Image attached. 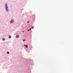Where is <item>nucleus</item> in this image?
I'll list each match as a JSON object with an SVG mask.
<instances>
[{
  "label": "nucleus",
  "instance_id": "8",
  "mask_svg": "<svg viewBox=\"0 0 73 73\" xmlns=\"http://www.w3.org/2000/svg\"><path fill=\"white\" fill-rule=\"evenodd\" d=\"M31 28H30V29H28V31H29L30 30H31Z\"/></svg>",
  "mask_w": 73,
  "mask_h": 73
},
{
  "label": "nucleus",
  "instance_id": "11",
  "mask_svg": "<svg viewBox=\"0 0 73 73\" xmlns=\"http://www.w3.org/2000/svg\"><path fill=\"white\" fill-rule=\"evenodd\" d=\"M29 22H27V23H29Z\"/></svg>",
  "mask_w": 73,
  "mask_h": 73
},
{
  "label": "nucleus",
  "instance_id": "12",
  "mask_svg": "<svg viewBox=\"0 0 73 73\" xmlns=\"http://www.w3.org/2000/svg\"><path fill=\"white\" fill-rule=\"evenodd\" d=\"M23 33H24V31H23Z\"/></svg>",
  "mask_w": 73,
  "mask_h": 73
},
{
  "label": "nucleus",
  "instance_id": "7",
  "mask_svg": "<svg viewBox=\"0 0 73 73\" xmlns=\"http://www.w3.org/2000/svg\"><path fill=\"white\" fill-rule=\"evenodd\" d=\"M9 38H11V36H10V35L9 36Z\"/></svg>",
  "mask_w": 73,
  "mask_h": 73
},
{
  "label": "nucleus",
  "instance_id": "10",
  "mask_svg": "<svg viewBox=\"0 0 73 73\" xmlns=\"http://www.w3.org/2000/svg\"><path fill=\"white\" fill-rule=\"evenodd\" d=\"M23 41L24 42L25 41V39H23Z\"/></svg>",
  "mask_w": 73,
  "mask_h": 73
},
{
  "label": "nucleus",
  "instance_id": "4",
  "mask_svg": "<svg viewBox=\"0 0 73 73\" xmlns=\"http://www.w3.org/2000/svg\"><path fill=\"white\" fill-rule=\"evenodd\" d=\"M31 28L32 29H33L34 28V26H32Z\"/></svg>",
  "mask_w": 73,
  "mask_h": 73
},
{
  "label": "nucleus",
  "instance_id": "9",
  "mask_svg": "<svg viewBox=\"0 0 73 73\" xmlns=\"http://www.w3.org/2000/svg\"><path fill=\"white\" fill-rule=\"evenodd\" d=\"M7 54H9V52H7Z\"/></svg>",
  "mask_w": 73,
  "mask_h": 73
},
{
  "label": "nucleus",
  "instance_id": "5",
  "mask_svg": "<svg viewBox=\"0 0 73 73\" xmlns=\"http://www.w3.org/2000/svg\"><path fill=\"white\" fill-rule=\"evenodd\" d=\"M2 40H3V41L5 40V38H3V39H2Z\"/></svg>",
  "mask_w": 73,
  "mask_h": 73
},
{
  "label": "nucleus",
  "instance_id": "6",
  "mask_svg": "<svg viewBox=\"0 0 73 73\" xmlns=\"http://www.w3.org/2000/svg\"><path fill=\"white\" fill-rule=\"evenodd\" d=\"M25 47L27 48L28 47V46L27 45H25Z\"/></svg>",
  "mask_w": 73,
  "mask_h": 73
},
{
  "label": "nucleus",
  "instance_id": "1",
  "mask_svg": "<svg viewBox=\"0 0 73 73\" xmlns=\"http://www.w3.org/2000/svg\"><path fill=\"white\" fill-rule=\"evenodd\" d=\"M5 8H6V11H7L8 12L9 11V10H8V6L7 5V4H5Z\"/></svg>",
  "mask_w": 73,
  "mask_h": 73
},
{
  "label": "nucleus",
  "instance_id": "3",
  "mask_svg": "<svg viewBox=\"0 0 73 73\" xmlns=\"http://www.w3.org/2000/svg\"><path fill=\"white\" fill-rule=\"evenodd\" d=\"M14 22V21L13 20H11L10 21L11 23H13Z\"/></svg>",
  "mask_w": 73,
  "mask_h": 73
},
{
  "label": "nucleus",
  "instance_id": "2",
  "mask_svg": "<svg viewBox=\"0 0 73 73\" xmlns=\"http://www.w3.org/2000/svg\"><path fill=\"white\" fill-rule=\"evenodd\" d=\"M19 35H17L16 36V37L17 38H19Z\"/></svg>",
  "mask_w": 73,
  "mask_h": 73
}]
</instances>
